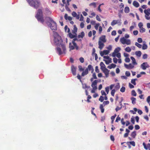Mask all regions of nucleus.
<instances>
[{"instance_id": "22", "label": "nucleus", "mask_w": 150, "mask_h": 150, "mask_svg": "<svg viewBox=\"0 0 150 150\" xmlns=\"http://www.w3.org/2000/svg\"><path fill=\"white\" fill-rule=\"evenodd\" d=\"M131 59L132 61V63L134 65H136L137 64V63L136 62L135 58L133 57H131Z\"/></svg>"}, {"instance_id": "4", "label": "nucleus", "mask_w": 150, "mask_h": 150, "mask_svg": "<svg viewBox=\"0 0 150 150\" xmlns=\"http://www.w3.org/2000/svg\"><path fill=\"white\" fill-rule=\"evenodd\" d=\"M47 25L50 27L52 30H56L57 29V25L56 23L50 17H47Z\"/></svg>"}, {"instance_id": "32", "label": "nucleus", "mask_w": 150, "mask_h": 150, "mask_svg": "<svg viewBox=\"0 0 150 150\" xmlns=\"http://www.w3.org/2000/svg\"><path fill=\"white\" fill-rule=\"evenodd\" d=\"M82 88L84 89H86V88H90V86H87L86 84L85 83H82Z\"/></svg>"}, {"instance_id": "50", "label": "nucleus", "mask_w": 150, "mask_h": 150, "mask_svg": "<svg viewBox=\"0 0 150 150\" xmlns=\"http://www.w3.org/2000/svg\"><path fill=\"white\" fill-rule=\"evenodd\" d=\"M125 75L127 76H129L130 75V73L129 71H126L125 73Z\"/></svg>"}, {"instance_id": "33", "label": "nucleus", "mask_w": 150, "mask_h": 150, "mask_svg": "<svg viewBox=\"0 0 150 150\" xmlns=\"http://www.w3.org/2000/svg\"><path fill=\"white\" fill-rule=\"evenodd\" d=\"M84 36V33L83 32H82L81 33V34L79 35L78 36V37L79 38H83V37Z\"/></svg>"}, {"instance_id": "7", "label": "nucleus", "mask_w": 150, "mask_h": 150, "mask_svg": "<svg viewBox=\"0 0 150 150\" xmlns=\"http://www.w3.org/2000/svg\"><path fill=\"white\" fill-rule=\"evenodd\" d=\"M97 82L98 81L95 80L92 83L91 86L93 88H94V89H97Z\"/></svg>"}, {"instance_id": "9", "label": "nucleus", "mask_w": 150, "mask_h": 150, "mask_svg": "<svg viewBox=\"0 0 150 150\" xmlns=\"http://www.w3.org/2000/svg\"><path fill=\"white\" fill-rule=\"evenodd\" d=\"M98 41H100L101 42H105L106 41V40L105 39V35H102L99 38Z\"/></svg>"}, {"instance_id": "40", "label": "nucleus", "mask_w": 150, "mask_h": 150, "mask_svg": "<svg viewBox=\"0 0 150 150\" xmlns=\"http://www.w3.org/2000/svg\"><path fill=\"white\" fill-rule=\"evenodd\" d=\"M131 44V42L130 40L129 39H127L125 44H127V45H130Z\"/></svg>"}, {"instance_id": "12", "label": "nucleus", "mask_w": 150, "mask_h": 150, "mask_svg": "<svg viewBox=\"0 0 150 150\" xmlns=\"http://www.w3.org/2000/svg\"><path fill=\"white\" fill-rule=\"evenodd\" d=\"M104 42H101L100 41H98V45H99L98 48L100 50H101L104 46Z\"/></svg>"}, {"instance_id": "51", "label": "nucleus", "mask_w": 150, "mask_h": 150, "mask_svg": "<svg viewBox=\"0 0 150 150\" xmlns=\"http://www.w3.org/2000/svg\"><path fill=\"white\" fill-rule=\"evenodd\" d=\"M104 97L102 96H100L99 99V101H100L101 102H102L103 100H104Z\"/></svg>"}, {"instance_id": "45", "label": "nucleus", "mask_w": 150, "mask_h": 150, "mask_svg": "<svg viewBox=\"0 0 150 150\" xmlns=\"http://www.w3.org/2000/svg\"><path fill=\"white\" fill-rule=\"evenodd\" d=\"M78 68L79 70L80 71H81L84 70V69L82 68V66L81 65H79L78 66Z\"/></svg>"}, {"instance_id": "17", "label": "nucleus", "mask_w": 150, "mask_h": 150, "mask_svg": "<svg viewBox=\"0 0 150 150\" xmlns=\"http://www.w3.org/2000/svg\"><path fill=\"white\" fill-rule=\"evenodd\" d=\"M88 73V68H86V69H85V71L83 72L82 73L81 76H84L86 75Z\"/></svg>"}, {"instance_id": "26", "label": "nucleus", "mask_w": 150, "mask_h": 150, "mask_svg": "<svg viewBox=\"0 0 150 150\" xmlns=\"http://www.w3.org/2000/svg\"><path fill=\"white\" fill-rule=\"evenodd\" d=\"M69 37L70 38H73L76 37V34H71V33H69Z\"/></svg>"}, {"instance_id": "16", "label": "nucleus", "mask_w": 150, "mask_h": 150, "mask_svg": "<svg viewBox=\"0 0 150 150\" xmlns=\"http://www.w3.org/2000/svg\"><path fill=\"white\" fill-rule=\"evenodd\" d=\"M76 68L74 66L71 67V71L72 74L74 76H75L76 74Z\"/></svg>"}, {"instance_id": "55", "label": "nucleus", "mask_w": 150, "mask_h": 150, "mask_svg": "<svg viewBox=\"0 0 150 150\" xmlns=\"http://www.w3.org/2000/svg\"><path fill=\"white\" fill-rule=\"evenodd\" d=\"M125 91V88L124 87H122L120 89V91L122 92H124Z\"/></svg>"}, {"instance_id": "21", "label": "nucleus", "mask_w": 150, "mask_h": 150, "mask_svg": "<svg viewBox=\"0 0 150 150\" xmlns=\"http://www.w3.org/2000/svg\"><path fill=\"white\" fill-rule=\"evenodd\" d=\"M87 68L88 70H89L90 71H91V73H93L94 71V69L92 66L91 65H88Z\"/></svg>"}, {"instance_id": "23", "label": "nucleus", "mask_w": 150, "mask_h": 150, "mask_svg": "<svg viewBox=\"0 0 150 150\" xmlns=\"http://www.w3.org/2000/svg\"><path fill=\"white\" fill-rule=\"evenodd\" d=\"M126 40L127 39H125L124 38H122L120 39V41L122 44H125Z\"/></svg>"}, {"instance_id": "59", "label": "nucleus", "mask_w": 150, "mask_h": 150, "mask_svg": "<svg viewBox=\"0 0 150 150\" xmlns=\"http://www.w3.org/2000/svg\"><path fill=\"white\" fill-rule=\"evenodd\" d=\"M68 6L67 5V4H66L65 5V8L68 11H70V9H69V8L68 7Z\"/></svg>"}, {"instance_id": "30", "label": "nucleus", "mask_w": 150, "mask_h": 150, "mask_svg": "<svg viewBox=\"0 0 150 150\" xmlns=\"http://www.w3.org/2000/svg\"><path fill=\"white\" fill-rule=\"evenodd\" d=\"M135 54L138 57H140L142 54L141 52L140 51H136L135 52Z\"/></svg>"}, {"instance_id": "19", "label": "nucleus", "mask_w": 150, "mask_h": 150, "mask_svg": "<svg viewBox=\"0 0 150 150\" xmlns=\"http://www.w3.org/2000/svg\"><path fill=\"white\" fill-rule=\"evenodd\" d=\"M100 69L102 70L106 69L105 66L103 63L101 62L100 63Z\"/></svg>"}, {"instance_id": "31", "label": "nucleus", "mask_w": 150, "mask_h": 150, "mask_svg": "<svg viewBox=\"0 0 150 150\" xmlns=\"http://www.w3.org/2000/svg\"><path fill=\"white\" fill-rule=\"evenodd\" d=\"M77 28L75 25H74L73 30H72V33L74 34H76V33L77 32Z\"/></svg>"}, {"instance_id": "6", "label": "nucleus", "mask_w": 150, "mask_h": 150, "mask_svg": "<svg viewBox=\"0 0 150 150\" xmlns=\"http://www.w3.org/2000/svg\"><path fill=\"white\" fill-rule=\"evenodd\" d=\"M121 20H113L111 23V25L112 26H114V25L119 23L120 25L121 24V23L120 22Z\"/></svg>"}, {"instance_id": "25", "label": "nucleus", "mask_w": 150, "mask_h": 150, "mask_svg": "<svg viewBox=\"0 0 150 150\" xmlns=\"http://www.w3.org/2000/svg\"><path fill=\"white\" fill-rule=\"evenodd\" d=\"M143 43L144 44H143L142 46V49L143 50H146L147 48V46L145 44V42L144 41L143 42Z\"/></svg>"}, {"instance_id": "41", "label": "nucleus", "mask_w": 150, "mask_h": 150, "mask_svg": "<svg viewBox=\"0 0 150 150\" xmlns=\"http://www.w3.org/2000/svg\"><path fill=\"white\" fill-rule=\"evenodd\" d=\"M120 88V86L119 83H118L116 84V85L115 86V89L117 90H118Z\"/></svg>"}, {"instance_id": "5", "label": "nucleus", "mask_w": 150, "mask_h": 150, "mask_svg": "<svg viewBox=\"0 0 150 150\" xmlns=\"http://www.w3.org/2000/svg\"><path fill=\"white\" fill-rule=\"evenodd\" d=\"M141 68L143 70H146L147 68L149 67V66L147 62H143L141 64Z\"/></svg>"}, {"instance_id": "3", "label": "nucleus", "mask_w": 150, "mask_h": 150, "mask_svg": "<svg viewBox=\"0 0 150 150\" xmlns=\"http://www.w3.org/2000/svg\"><path fill=\"white\" fill-rule=\"evenodd\" d=\"M29 5L35 9H37L40 5L38 0H26Z\"/></svg>"}, {"instance_id": "37", "label": "nucleus", "mask_w": 150, "mask_h": 150, "mask_svg": "<svg viewBox=\"0 0 150 150\" xmlns=\"http://www.w3.org/2000/svg\"><path fill=\"white\" fill-rule=\"evenodd\" d=\"M121 50V48L119 47H117L114 50V51L116 53H117Z\"/></svg>"}, {"instance_id": "14", "label": "nucleus", "mask_w": 150, "mask_h": 150, "mask_svg": "<svg viewBox=\"0 0 150 150\" xmlns=\"http://www.w3.org/2000/svg\"><path fill=\"white\" fill-rule=\"evenodd\" d=\"M144 12L145 13V16H148L150 15V9L148 8L147 9H145L144 11Z\"/></svg>"}, {"instance_id": "58", "label": "nucleus", "mask_w": 150, "mask_h": 150, "mask_svg": "<svg viewBox=\"0 0 150 150\" xmlns=\"http://www.w3.org/2000/svg\"><path fill=\"white\" fill-rule=\"evenodd\" d=\"M138 26L140 28L142 27L143 26V24L142 23L140 22L138 24Z\"/></svg>"}, {"instance_id": "42", "label": "nucleus", "mask_w": 150, "mask_h": 150, "mask_svg": "<svg viewBox=\"0 0 150 150\" xmlns=\"http://www.w3.org/2000/svg\"><path fill=\"white\" fill-rule=\"evenodd\" d=\"M64 29L65 30V31L66 32H67V33H69L70 32V29L69 28H68L67 25H66L64 27Z\"/></svg>"}, {"instance_id": "61", "label": "nucleus", "mask_w": 150, "mask_h": 150, "mask_svg": "<svg viewBox=\"0 0 150 150\" xmlns=\"http://www.w3.org/2000/svg\"><path fill=\"white\" fill-rule=\"evenodd\" d=\"M79 60L81 63H83L84 62V60L83 57H81L79 58Z\"/></svg>"}, {"instance_id": "57", "label": "nucleus", "mask_w": 150, "mask_h": 150, "mask_svg": "<svg viewBox=\"0 0 150 150\" xmlns=\"http://www.w3.org/2000/svg\"><path fill=\"white\" fill-rule=\"evenodd\" d=\"M120 120H121V118H120V117L119 116V115H118V116H117V118H116V120H115V122H118V121H119Z\"/></svg>"}, {"instance_id": "2", "label": "nucleus", "mask_w": 150, "mask_h": 150, "mask_svg": "<svg viewBox=\"0 0 150 150\" xmlns=\"http://www.w3.org/2000/svg\"><path fill=\"white\" fill-rule=\"evenodd\" d=\"M43 9L42 8H39L37 11V12L35 16V17L38 21L42 23L43 24L45 20L43 16L42 12Z\"/></svg>"}, {"instance_id": "35", "label": "nucleus", "mask_w": 150, "mask_h": 150, "mask_svg": "<svg viewBox=\"0 0 150 150\" xmlns=\"http://www.w3.org/2000/svg\"><path fill=\"white\" fill-rule=\"evenodd\" d=\"M125 12L126 13H128L129 11V7L126 6L125 7L124 10Z\"/></svg>"}, {"instance_id": "10", "label": "nucleus", "mask_w": 150, "mask_h": 150, "mask_svg": "<svg viewBox=\"0 0 150 150\" xmlns=\"http://www.w3.org/2000/svg\"><path fill=\"white\" fill-rule=\"evenodd\" d=\"M124 66L127 69H131L134 67V65L132 64H129V65L125 64Z\"/></svg>"}, {"instance_id": "53", "label": "nucleus", "mask_w": 150, "mask_h": 150, "mask_svg": "<svg viewBox=\"0 0 150 150\" xmlns=\"http://www.w3.org/2000/svg\"><path fill=\"white\" fill-rule=\"evenodd\" d=\"M109 51L111 50L112 49V46L111 45H109L108 47L106 48Z\"/></svg>"}, {"instance_id": "63", "label": "nucleus", "mask_w": 150, "mask_h": 150, "mask_svg": "<svg viewBox=\"0 0 150 150\" xmlns=\"http://www.w3.org/2000/svg\"><path fill=\"white\" fill-rule=\"evenodd\" d=\"M105 91L107 94H108L109 91V88L108 87H107L105 88Z\"/></svg>"}, {"instance_id": "15", "label": "nucleus", "mask_w": 150, "mask_h": 150, "mask_svg": "<svg viewBox=\"0 0 150 150\" xmlns=\"http://www.w3.org/2000/svg\"><path fill=\"white\" fill-rule=\"evenodd\" d=\"M143 145L145 149L150 150V144H148L147 145H146L144 143H143Z\"/></svg>"}, {"instance_id": "38", "label": "nucleus", "mask_w": 150, "mask_h": 150, "mask_svg": "<svg viewBox=\"0 0 150 150\" xmlns=\"http://www.w3.org/2000/svg\"><path fill=\"white\" fill-rule=\"evenodd\" d=\"M137 79H133L131 80V82L134 85H135L136 84V83L135 82L137 80Z\"/></svg>"}, {"instance_id": "46", "label": "nucleus", "mask_w": 150, "mask_h": 150, "mask_svg": "<svg viewBox=\"0 0 150 150\" xmlns=\"http://www.w3.org/2000/svg\"><path fill=\"white\" fill-rule=\"evenodd\" d=\"M146 101L150 106V96H149L147 97Z\"/></svg>"}, {"instance_id": "29", "label": "nucleus", "mask_w": 150, "mask_h": 150, "mask_svg": "<svg viewBox=\"0 0 150 150\" xmlns=\"http://www.w3.org/2000/svg\"><path fill=\"white\" fill-rule=\"evenodd\" d=\"M104 106L103 104H100V108L101 110V112L102 113H103L104 111V109L103 107Z\"/></svg>"}, {"instance_id": "1", "label": "nucleus", "mask_w": 150, "mask_h": 150, "mask_svg": "<svg viewBox=\"0 0 150 150\" xmlns=\"http://www.w3.org/2000/svg\"><path fill=\"white\" fill-rule=\"evenodd\" d=\"M54 42L55 45L57 46V50L59 55L65 54L66 49L61 37L56 32H53Z\"/></svg>"}, {"instance_id": "20", "label": "nucleus", "mask_w": 150, "mask_h": 150, "mask_svg": "<svg viewBox=\"0 0 150 150\" xmlns=\"http://www.w3.org/2000/svg\"><path fill=\"white\" fill-rule=\"evenodd\" d=\"M133 5L136 8L139 7V3L136 1H134L133 3Z\"/></svg>"}, {"instance_id": "56", "label": "nucleus", "mask_w": 150, "mask_h": 150, "mask_svg": "<svg viewBox=\"0 0 150 150\" xmlns=\"http://www.w3.org/2000/svg\"><path fill=\"white\" fill-rule=\"evenodd\" d=\"M137 41L139 43H142V40L141 38H139L137 39Z\"/></svg>"}, {"instance_id": "60", "label": "nucleus", "mask_w": 150, "mask_h": 150, "mask_svg": "<svg viewBox=\"0 0 150 150\" xmlns=\"http://www.w3.org/2000/svg\"><path fill=\"white\" fill-rule=\"evenodd\" d=\"M125 61L126 62H129L130 61V59L129 58L127 57L125 59Z\"/></svg>"}, {"instance_id": "47", "label": "nucleus", "mask_w": 150, "mask_h": 150, "mask_svg": "<svg viewBox=\"0 0 150 150\" xmlns=\"http://www.w3.org/2000/svg\"><path fill=\"white\" fill-rule=\"evenodd\" d=\"M96 3L95 2L91 3L89 4V6H93L94 8H95L96 7Z\"/></svg>"}, {"instance_id": "13", "label": "nucleus", "mask_w": 150, "mask_h": 150, "mask_svg": "<svg viewBox=\"0 0 150 150\" xmlns=\"http://www.w3.org/2000/svg\"><path fill=\"white\" fill-rule=\"evenodd\" d=\"M105 75L106 77L108 76L109 73L110 71L106 68L102 70Z\"/></svg>"}, {"instance_id": "34", "label": "nucleus", "mask_w": 150, "mask_h": 150, "mask_svg": "<svg viewBox=\"0 0 150 150\" xmlns=\"http://www.w3.org/2000/svg\"><path fill=\"white\" fill-rule=\"evenodd\" d=\"M125 51L127 52H129L131 51V48L129 47H127L125 49Z\"/></svg>"}, {"instance_id": "36", "label": "nucleus", "mask_w": 150, "mask_h": 150, "mask_svg": "<svg viewBox=\"0 0 150 150\" xmlns=\"http://www.w3.org/2000/svg\"><path fill=\"white\" fill-rule=\"evenodd\" d=\"M136 135V132L134 131L131 134V136L133 138H134Z\"/></svg>"}, {"instance_id": "28", "label": "nucleus", "mask_w": 150, "mask_h": 150, "mask_svg": "<svg viewBox=\"0 0 150 150\" xmlns=\"http://www.w3.org/2000/svg\"><path fill=\"white\" fill-rule=\"evenodd\" d=\"M103 61L105 62V63L107 64H108L110 63H111L112 62V59L111 58H110L108 60H103Z\"/></svg>"}, {"instance_id": "18", "label": "nucleus", "mask_w": 150, "mask_h": 150, "mask_svg": "<svg viewBox=\"0 0 150 150\" xmlns=\"http://www.w3.org/2000/svg\"><path fill=\"white\" fill-rule=\"evenodd\" d=\"M69 48L70 49V50H74L75 48L76 49V46H74L72 43L70 42L69 44Z\"/></svg>"}, {"instance_id": "62", "label": "nucleus", "mask_w": 150, "mask_h": 150, "mask_svg": "<svg viewBox=\"0 0 150 150\" xmlns=\"http://www.w3.org/2000/svg\"><path fill=\"white\" fill-rule=\"evenodd\" d=\"M129 143L133 146H135V143L134 141L130 142Z\"/></svg>"}, {"instance_id": "8", "label": "nucleus", "mask_w": 150, "mask_h": 150, "mask_svg": "<svg viewBox=\"0 0 150 150\" xmlns=\"http://www.w3.org/2000/svg\"><path fill=\"white\" fill-rule=\"evenodd\" d=\"M110 53L109 51L105 50L103 51H100V54L101 56H103L104 55H106Z\"/></svg>"}, {"instance_id": "49", "label": "nucleus", "mask_w": 150, "mask_h": 150, "mask_svg": "<svg viewBox=\"0 0 150 150\" xmlns=\"http://www.w3.org/2000/svg\"><path fill=\"white\" fill-rule=\"evenodd\" d=\"M122 108V106H121V107H119L118 106H117L115 110L116 112L118 111V110H120Z\"/></svg>"}, {"instance_id": "54", "label": "nucleus", "mask_w": 150, "mask_h": 150, "mask_svg": "<svg viewBox=\"0 0 150 150\" xmlns=\"http://www.w3.org/2000/svg\"><path fill=\"white\" fill-rule=\"evenodd\" d=\"M109 102L108 101H105L103 102V105L104 106L106 105L109 104Z\"/></svg>"}, {"instance_id": "48", "label": "nucleus", "mask_w": 150, "mask_h": 150, "mask_svg": "<svg viewBox=\"0 0 150 150\" xmlns=\"http://www.w3.org/2000/svg\"><path fill=\"white\" fill-rule=\"evenodd\" d=\"M100 24L99 23H96V24L94 27L96 30H97L98 29V27H99Z\"/></svg>"}, {"instance_id": "24", "label": "nucleus", "mask_w": 150, "mask_h": 150, "mask_svg": "<svg viewBox=\"0 0 150 150\" xmlns=\"http://www.w3.org/2000/svg\"><path fill=\"white\" fill-rule=\"evenodd\" d=\"M131 100H132V104L134 105L136 104V99L135 98L132 97L131 98Z\"/></svg>"}, {"instance_id": "52", "label": "nucleus", "mask_w": 150, "mask_h": 150, "mask_svg": "<svg viewBox=\"0 0 150 150\" xmlns=\"http://www.w3.org/2000/svg\"><path fill=\"white\" fill-rule=\"evenodd\" d=\"M116 91L115 89H113L111 92V94L112 96H114Z\"/></svg>"}, {"instance_id": "44", "label": "nucleus", "mask_w": 150, "mask_h": 150, "mask_svg": "<svg viewBox=\"0 0 150 150\" xmlns=\"http://www.w3.org/2000/svg\"><path fill=\"white\" fill-rule=\"evenodd\" d=\"M135 45L136 46H137L139 48H141L142 47V45H141L138 43V42H137L135 43Z\"/></svg>"}, {"instance_id": "43", "label": "nucleus", "mask_w": 150, "mask_h": 150, "mask_svg": "<svg viewBox=\"0 0 150 150\" xmlns=\"http://www.w3.org/2000/svg\"><path fill=\"white\" fill-rule=\"evenodd\" d=\"M139 29L140 32L141 33H143L145 31V29L143 27L140 28Z\"/></svg>"}, {"instance_id": "64", "label": "nucleus", "mask_w": 150, "mask_h": 150, "mask_svg": "<svg viewBox=\"0 0 150 150\" xmlns=\"http://www.w3.org/2000/svg\"><path fill=\"white\" fill-rule=\"evenodd\" d=\"M77 14L76 13L75 11H73L71 13L72 15L74 17H75V16H76Z\"/></svg>"}, {"instance_id": "11", "label": "nucleus", "mask_w": 150, "mask_h": 150, "mask_svg": "<svg viewBox=\"0 0 150 150\" xmlns=\"http://www.w3.org/2000/svg\"><path fill=\"white\" fill-rule=\"evenodd\" d=\"M76 40L78 41L77 39L76 38H74L73 40L72 41V43L74 45V46H76V50H78L79 49V47L76 44L75 42V41Z\"/></svg>"}, {"instance_id": "27", "label": "nucleus", "mask_w": 150, "mask_h": 150, "mask_svg": "<svg viewBox=\"0 0 150 150\" xmlns=\"http://www.w3.org/2000/svg\"><path fill=\"white\" fill-rule=\"evenodd\" d=\"M116 66V65L114 64H112L108 66V68L109 69H111L112 68H115Z\"/></svg>"}, {"instance_id": "39", "label": "nucleus", "mask_w": 150, "mask_h": 150, "mask_svg": "<svg viewBox=\"0 0 150 150\" xmlns=\"http://www.w3.org/2000/svg\"><path fill=\"white\" fill-rule=\"evenodd\" d=\"M131 95L132 96H137V93L134 90L132 91L131 92Z\"/></svg>"}]
</instances>
